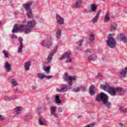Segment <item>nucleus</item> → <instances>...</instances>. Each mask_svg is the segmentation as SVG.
Returning <instances> with one entry per match:
<instances>
[{
	"label": "nucleus",
	"instance_id": "nucleus-4",
	"mask_svg": "<svg viewBox=\"0 0 127 127\" xmlns=\"http://www.w3.org/2000/svg\"><path fill=\"white\" fill-rule=\"evenodd\" d=\"M71 55V53L70 52H66L63 54L61 57L59 58V60H63V59H67L65 61V63H70L72 61V58L70 56Z\"/></svg>",
	"mask_w": 127,
	"mask_h": 127
},
{
	"label": "nucleus",
	"instance_id": "nucleus-21",
	"mask_svg": "<svg viewBox=\"0 0 127 127\" xmlns=\"http://www.w3.org/2000/svg\"><path fill=\"white\" fill-rule=\"evenodd\" d=\"M119 40L120 41H122L124 43H126V42H127V38L125 36V35H124V34H121Z\"/></svg>",
	"mask_w": 127,
	"mask_h": 127
},
{
	"label": "nucleus",
	"instance_id": "nucleus-23",
	"mask_svg": "<svg viewBox=\"0 0 127 127\" xmlns=\"http://www.w3.org/2000/svg\"><path fill=\"white\" fill-rule=\"evenodd\" d=\"M90 8L91 10H89V12H90V13H92V12H96V10H97V6L95 5V4H92L90 5Z\"/></svg>",
	"mask_w": 127,
	"mask_h": 127
},
{
	"label": "nucleus",
	"instance_id": "nucleus-5",
	"mask_svg": "<svg viewBox=\"0 0 127 127\" xmlns=\"http://www.w3.org/2000/svg\"><path fill=\"white\" fill-rule=\"evenodd\" d=\"M31 5H32V2H29L27 3L23 4V6L27 12L28 17H30V16H31V14H32L31 8H30Z\"/></svg>",
	"mask_w": 127,
	"mask_h": 127
},
{
	"label": "nucleus",
	"instance_id": "nucleus-34",
	"mask_svg": "<svg viewBox=\"0 0 127 127\" xmlns=\"http://www.w3.org/2000/svg\"><path fill=\"white\" fill-rule=\"evenodd\" d=\"M46 75L43 73H38V78L42 80V79H44L45 78Z\"/></svg>",
	"mask_w": 127,
	"mask_h": 127
},
{
	"label": "nucleus",
	"instance_id": "nucleus-1",
	"mask_svg": "<svg viewBox=\"0 0 127 127\" xmlns=\"http://www.w3.org/2000/svg\"><path fill=\"white\" fill-rule=\"evenodd\" d=\"M96 101L97 102H100V101H101L103 105L107 108V109H110L111 107H112V103L109 101V96L104 93H100L96 97Z\"/></svg>",
	"mask_w": 127,
	"mask_h": 127
},
{
	"label": "nucleus",
	"instance_id": "nucleus-59",
	"mask_svg": "<svg viewBox=\"0 0 127 127\" xmlns=\"http://www.w3.org/2000/svg\"><path fill=\"white\" fill-rule=\"evenodd\" d=\"M40 109V108H38L37 110H38V109Z\"/></svg>",
	"mask_w": 127,
	"mask_h": 127
},
{
	"label": "nucleus",
	"instance_id": "nucleus-61",
	"mask_svg": "<svg viewBox=\"0 0 127 127\" xmlns=\"http://www.w3.org/2000/svg\"><path fill=\"white\" fill-rule=\"evenodd\" d=\"M80 117H81V116H79L78 118H80Z\"/></svg>",
	"mask_w": 127,
	"mask_h": 127
},
{
	"label": "nucleus",
	"instance_id": "nucleus-14",
	"mask_svg": "<svg viewBox=\"0 0 127 127\" xmlns=\"http://www.w3.org/2000/svg\"><path fill=\"white\" fill-rule=\"evenodd\" d=\"M50 110L51 116H53L55 118H58V114L56 113V106L51 107Z\"/></svg>",
	"mask_w": 127,
	"mask_h": 127
},
{
	"label": "nucleus",
	"instance_id": "nucleus-13",
	"mask_svg": "<svg viewBox=\"0 0 127 127\" xmlns=\"http://www.w3.org/2000/svg\"><path fill=\"white\" fill-rule=\"evenodd\" d=\"M100 89L104 90L105 92H109V90L112 88V86H110V85L106 84L105 85L101 84L100 85Z\"/></svg>",
	"mask_w": 127,
	"mask_h": 127
},
{
	"label": "nucleus",
	"instance_id": "nucleus-62",
	"mask_svg": "<svg viewBox=\"0 0 127 127\" xmlns=\"http://www.w3.org/2000/svg\"><path fill=\"white\" fill-rule=\"evenodd\" d=\"M103 60H104V58H103Z\"/></svg>",
	"mask_w": 127,
	"mask_h": 127
},
{
	"label": "nucleus",
	"instance_id": "nucleus-31",
	"mask_svg": "<svg viewBox=\"0 0 127 127\" xmlns=\"http://www.w3.org/2000/svg\"><path fill=\"white\" fill-rule=\"evenodd\" d=\"M55 101L57 104H61V101H60V96H59V95L56 96Z\"/></svg>",
	"mask_w": 127,
	"mask_h": 127
},
{
	"label": "nucleus",
	"instance_id": "nucleus-22",
	"mask_svg": "<svg viewBox=\"0 0 127 127\" xmlns=\"http://www.w3.org/2000/svg\"><path fill=\"white\" fill-rule=\"evenodd\" d=\"M82 0H77L74 3V7L76 8H79L82 4Z\"/></svg>",
	"mask_w": 127,
	"mask_h": 127
},
{
	"label": "nucleus",
	"instance_id": "nucleus-19",
	"mask_svg": "<svg viewBox=\"0 0 127 127\" xmlns=\"http://www.w3.org/2000/svg\"><path fill=\"white\" fill-rule=\"evenodd\" d=\"M21 109H22V107L20 106H18L15 108V116H18L19 115H20V114H21Z\"/></svg>",
	"mask_w": 127,
	"mask_h": 127
},
{
	"label": "nucleus",
	"instance_id": "nucleus-25",
	"mask_svg": "<svg viewBox=\"0 0 127 127\" xmlns=\"http://www.w3.org/2000/svg\"><path fill=\"white\" fill-rule=\"evenodd\" d=\"M26 122H29L30 120L32 119V115L30 114H28L24 116Z\"/></svg>",
	"mask_w": 127,
	"mask_h": 127
},
{
	"label": "nucleus",
	"instance_id": "nucleus-43",
	"mask_svg": "<svg viewBox=\"0 0 127 127\" xmlns=\"http://www.w3.org/2000/svg\"><path fill=\"white\" fill-rule=\"evenodd\" d=\"M95 127V124L94 123H91L84 126V127Z\"/></svg>",
	"mask_w": 127,
	"mask_h": 127
},
{
	"label": "nucleus",
	"instance_id": "nucleus-2",
	"mask_svg": "<svg viewBox=\"0 0 127 127\" xmlns=\"http://www.w3.org/2000/svg\"><path fill=\"white\" fill-rule=\"evenodd\" d=\"M36 21L34 20L29 21L26 23L27 28L25 29L24 33L28 34L31 32L32 29L35 27Z\"/></svg>",
	"mask_w": 127,
	"mask_h": 127
},
{
	"label": "nucleus",
	"instance_id": "nucleus-32",
	"mask_svg": "<svg viewBox=\"0 0 127 127\" xmlns=\"http://www.w3.org/2000/svg\"><path fill=\"white\" fill-rule=\"evenodd\" d=\"M95 40V35L93 33H91L90 35V37L89 38V41L91 42H93L94 40Z\"/></svg>",
	"mask_w": 127,
	"mask_h": 127
},
{
	"label": "nucleus",
	"instance_id": "nucleus-9",
	"mask_svg": "<svg viewBox=\"0 0 127 127\" xmlns=\"http://www.w3.org/2000/svg\"><path fill=\"white\" fill-rule=\"evenodd\" d=\"M56 52H57V49H55L53 51L50 53L47 58V63L48 64L51 63V61H52V59H53V56Z\"/></svg>",
	"mask_w": 127,
	"mask_h": 127
},
{
	"label": "nucleus",
	"instance_id": "nucleus-40",
	"mask_svg": "<svg viewBox=\"0 0 127 127\" xmlns=\"http://www.w3.org/2000/svg\"><path fill=\"white\" fill-rule=\"evenodd\" d=\"M2 53L4 54V56L5 57V58H8V53L6 52V51L3 50L2 51Z\"/></svg>",
	"mask_w": 127,
	"mask_h": 127
},
{
	"label": "nucleus",
	"instance_id": "nucleus-45",
	"mask_svg": "<svg viewBox=\"0 0 127 127\" xmlns=\"http://www.w3.org/2000/svg\"><path fill=\"white\" fill-rule=\"evenodd\" d=\"M45 78H46V79H47V80H49V79H51L52 78H53V76H52V75H47V76L46 75Z\"/></svg>",
	"mask_w": 127,
	"mask_h": 127
},
{
	"label": "nucleus",
	"instance_id": "nucleus-36",
	"mask_svg": "<svg viewBox=\"0 0 127 127\" xmlns=\"http://www.w3.org/2000/svg\"><path fill=\"white\" fill-rule=\"evenodd\" d=\"M84 52L85 53H93L94 52V50L92 49L87 48L84 51Z\"/></svg>",
	"mask_w": 127,
	"mask_h": 127
},
{
	"label": "nucleus",
	"instance_id": "nucleus-51",
	"mask_svg": "<svg viewBox=\"0 0 127 127\" xmlns=\"http://www.w3.org/2000/svg\"><path fill=\"white\" fill-rule=\"evenodd\" d=\"M47 101L48 102V103H50L51 102V98L49 97L47 98Z\"/></svg>",
	"mask_w": 127,
	"mask_h": 127
},
{
	"label": "nucleus",
	"instance_id": "nucleus-46",
	"mask_svg": "<svg viewBox=\"0 0 127 127\" xmlns=\"http://www.w3.org/2000/svg\"><path fill=\"white\" fill-rule=\"evenodd\" d=\"M103 77V74L102 73L98 72L97 75V78H102Z\"/></svg>",
	"mask_w": 127,
	"mask_h": 127
},
{
	"label": "nucleus",
	"instance_id": "nucleus-26",
	"mask_svg": "<svg viewBox=\"0 0 127 127\" xmlns=\"http://www.w3.org/2000/svg\"><path fill=\"white\" fill-rule=\"evenodd\" d=\"M109 21H110V12L108 11L105 14L104 22H109Z\"/></svg>",
	"mask_w": 127,
	"mask_h": 127
},
{
	"label": "nucleus",
	"instance_id": "nucleus-41",
	"mask_svg": "<svg viewBox=\"0 0 127 127\" xmlns=\"http://www.w3.org/2000/svg\"><path fill=\"white\" fill-rule=\"evenodd\" d=\"M84 42V40L81 39L79 41V43L78 45V47H81L82 46V44Z\"/></svg>",
	"mask_w": 127,
	"mask_h": 127
},
{
	"label": "nucleus",
	"instance_id": "nucleus-56",
	"mask_svg": "<svg viewBox=\"0 0 127 127\" xmlns=\"http://www.w3.org/2000/svg\"><path fill=\"white\" fill-rule=\"evenodd\" d=\"M62 45V44H59L57 46V47L58 48V47H60V46H61Z\"/></svg>",
	"mask_w": 127,
	"mask_h": 127
},
{
	"label": "nucleus",
	"instance_id": "nucleus-27",
	"mask_svg": "<svg viewBox=\"0 0 127 127\" xmlns=\"http://www.w3.org/2000/svg\"><path fill=\"white\" fill-rule=\"evenodd\" d=\"M62 33V30L58 28L56 33V37H57V39H59V38H60Z\"/></svg>",
	"mask_w": 127,
	"mask_h": 127
},
{
	"label": "nucleus",
	"instance_id": "nucleus-37",
	"mask_svg": "<svg viewBox=\"0 0 127 127\" xmlns=\"http://www.w3.org/2000/svg\"><path fill=\"white\" fill-rule=\"evenodd\" d=\"M11 83L12 85V86H17V85H18L17 84V82H16V80H15V79H12L11 80Z\"/></svg>",
	"mask_w": 127,
	"mask_h": 127
},
{
	"label": "nucleus",
	"instance_id": "nucleus-52",
	"mask_svg": "<svg viewBox=\"0 0 127 127\" xmlns=\"http://www.w3.org/2000/svg\"><path fill=\"white\" fill-rule=\"evenodd\" d=\"M90 44H91V43L90 42V41H87L86 42L85 45H86V46H88V45H90Z\"/></svg>",
	"mask_w": 127,
	"mask_h": 127
},
{
	"label": "nucleus",
	"instance_id": "nucleus-33",
	"mask_svg": "<svg viewBox=\"0 0 127 127\" xmlns=\"http://www.w3.org/2000/svg\"><path fill=\"white\" fill-rule=\"evenodd\" d=\"M114 89L116 93H121V92H124V89L121 87H117Z\"/></svg>",
	"mask_w": 127,
	"mask_h": 127
},
{
	"label": "nucleus",
	"instance_id": "nucleus-38",
	"mask_svg": "<svg viewBox=\"0 0 127 127\" xmlns=\"http://www.w3.org/2000/svg\"><path fill=\"white\" fill-rule=\"evenodd\" d=\"M14 99H17V97H15V98H10L9 97H5L4 98V100H5V101H11V100H14Z\"/></svg>",
	"mask_w": 127,
	"mask_h": 127
},
{
	"label": "nucleus",
	"instance_id": "nucleus-28",
	"mask_svg": "<svg viewBox=\"0 0 127 127\" xmlns=\"http://www.w3.org/2000/svg\"><path fill=\"white\" fill-rule=\"evenodd\" d=\"M97 59V57L94 55H90L88 57V61H95Z\"/></svg>",
	"mask_w": 127,
	"mask_h": 127
},
{
	"label": "nucleus",
	"instance_id": "nucleus-11",
	"mask_svg": "<svg viewBox=\"0 0 127 127\" xmlns=\"http://www.w3.org/2000/svg\"><path fill=\"white\" fill-rule=\"evenodd\" d=\"M118 74L120 78H126L127 74V66L125 67V70H122L119 71Z\"/></svg>",
	"mask_w": 127,
	"mask_h": 127
},
{
	"label": "nucleus",
	"instance_id": "nucleus-35",
	"mask_svg": "<svg viewBox=\"0 0 127 127\" xmlns=\"http://www.w3.org/2000/svg\"><path fill=\"white\" fill-rule=\"evenodd\" d=\"M99 17H100L99 15H96L92 19L93 23H96V22L98 21V19H99Z\"/></svg>",
	"mask_w": 127,
	"mask_h": 127
},
{
	"label": "nucleus",
	"instance_id": "nucleus-55",
	"mask_svg": "<svg viewBox=\"0 0 127 127\" xmlns=\"http://www.w3.org/2000/svg\"><path fill=\"white\" fill-rule=\"evenodd\" d=\"M36 88H37V86H33L32 87V90H36Z\"/></svg>",
	"mask_w": 127,
	"mask_h": 127
},
{
	"label": "nucleus",
	"instance_id": "nucleus-44",
	"mask_svg": "<svg viewBox=\"0 0 127 127\" xmlns=\"http://www.w3.org/2000/svg\"><path fill=\"white\" fill-rule=\"evenodd\" d=\"M80 88V90L82 91V92H86V88L84 86H81Z\"/></svg>",
	"mask_w": 127,
	"mask_h": 127
},
{
	"label": "nucleus",
	"instance_id": "nucleus-39",
	"mask_svg": "<svg viewBox=\"0 0 127 127\" xmlns=\"http://www.w3.org/2000/svg\"><path fill=\"white\" fill-rule=\"evenodd\" d=\"M18 41H19V42L20 43V46L19 47V48H22V41H23L22 38H19Z\"/></svg>",
	"mask_w": 127,
	"mask_h": 127
},
{
	"label": "nucleus",
	"instance_id": "nucleus-17",
	"mask_svg": "<svg viewBox=\"0 0 127 127\" xmlns=\"http://www.w3.org/2000/svg\"><path fill=\"white\" fill-rule=\"evenodd\" d=\"M4 68L7 70V72L11 71V65L7 62L4 63Z\"/></svg>",
	"mask_w": 127,
	"mask_h": 127
},
{
	"label": "nucleus",
	"instance_id": "nucleus-64",
	"mask_svg": "<svg viewBox=\"0 0 127 127\" xmlns=\"http://www.w3.org/2000/svg\"><path fill=\"white\" fill-rule=\"evenodd\" d=\"M99 53H100V52H98Z\"/></svg>",
	"mask_w": 127,
	"mask_h": 127
},
{
	"label": "nucleus",
	"instance_id": "nucleus-24",
	"mask_svg": "<svg viewBox=\"0 0 127 127\" xmlns=\"http://www.w3.org/2000/svg\"><path fill=\"white\" fill-rule=\"evenodd\" d=\"M38 122L40 126H44L46 123V120L44 118H40Z\"/></svg>",
	"mask_w": 127,
	"mask_h": 127
},
{
	"label": "nucleus",
	"instance_id": "nucleus-16",
	"mask_svg": "<svg viewBox=\"0 0 127 127\" xmlns=\"http://www.w3.org/2000/svg\"><path fill=\"white\" fill-rule=\"evenodd\" d=\"M117 27H118V24L115 23H112L110 26V31L111 32H114V31H116L117 30Z\"/></svg>",
	"mask_w": 127,
	"mask_h": 127
},
{
	"label": "nucleus",
	"instance_id": "nucleus-18",
	"mask_svg": "<svg viewBox=\"0 0 127 127\" xmlns=\"http://www.w3.org/2000/svg\"><path fill=\"white\" fill-rule=\"evenodd\" d=\"M94 89H95V86L94 85H91L89 88V94L91 96H94L96 94V91L94 90Z\"/></svg>",
	"mask_w": 127,
	"mask_h": 127
},
{
	"label": "nucleus",
	"instance_id": "nucleus-49",
	"mask_svg": "<svg viewBox=\"0 0 127 127\" xmlns=\"http://www.w3.org/2000/svg\"><path fill=\"white\" fill-rule=\"evenodd\" d=\"M22 52V48H19L17 51V53H21Z\"/></svg>",
	"mask_w": 127,
	"mask_h": 127
},
{
	"label": "nucleus",
	"instance_id": "nucleus-58",
	"mask_svg": "<svg viewBox=\"0 0 127 127\" xmlns=\"http://www.w3.org/2000/svg\"><path fill=\"white\" fill-rule=\"evenodd\" d=\"M1 23V21H0V25Z\"/></svg>",
	"mask_w": 127,
	"mask_h": 127
},
{
	"label": "nucleus",
	"instance_id": "nucleus-10",
	"mask_svg": "<svg viewBox=\"0 0 127 127\" xmlns=\"http://www.w3.org/2000/svg\"><path fill=\"white\" fill-rule=\"evenodd\" d=\"M56 19L57 23L60 25H63L64 24L65 22L64 21V18L62 17L60 15L57 14L56 16Z\"/></svg>",
	"mask_w": 127,
	"mask_h": 127
},
{
	"label": "nucleus",
	"instance_id": "nucleus-60",
	"mask_svg": "<svg viewBox=\"0 0 127 127\" xmlns=\"http://www.w3.org/2000/svg\"><path fill=\"white\" fill-rule=\"evenodd\" d=\"M16 91H17V89H16Z\"/></svg>",
	"mask_w": 127,
	"mask_h": 127
},
{
	"label": "nucleus",
	"instance_id": "nucleus-20",
	"mask_svg": "<svg viewBox=\"0 0 127 127\" xmlns=\"http://www.w3.org/2000/svg\"><path fill=\"white\" fill-rule=\"evenodd\" d=\"M24 66L26 71H29V68L31 66V62H26Z\"/></svg>",
	"mask_w": 127,
	"mask_h": 127
},
{
	"label": "nucleus",
	"instance_id": "nucleus-12",
	"mask_svg": "<svg viewBox=\"0 0 127 127\" xmlns=\"http://www.w3.org/2000/svg\"><path fill=\"white\" fill-rule=\"evenodd\" d=\"M68 90V86L66 84H64L63 85L61 89L57 88L56 91L59 93H65V92H67Z\"/></svg>",
	"mask_w": 127,
	"mask_h": 127
},
{
	"label": "nucleus",
	"instance_id": "nucleus-47",
	"mask_svg": "<svg viewBox=\"0 0 127 127\" xmlns=\"http://www.w3.org/2000/svg\"><path fill=\"white\" fill-rule=\"evenodd\" d=\"M62 111H63L62 108L60 107L58 108V112H59V113H62Z\"/></svg>",
	"mask_w": 127,
	"mask_h": 127
},
{
	"label": "nucleus",
	"instance_id": "nucleus-7",
	"mask_svg": "<svg viewBox=\"0 0 127 127\" xmlns=\"http://www.w3.org/2000/svg\"><path fill=\"white\" fill-rule=\"evenodd\" d=\"M64 78L65 81H66L68 82V85L71 86L72 85V81H75L76 78L74 76H69L68 77V73H65L64 75Z\"/></svg>",
	"mask_w": 127,
	"mask_h": 127
},
{
	"label": "nucleus",
	"instance_id": "nucleus-15",
	"mask_svg": "<svg viewBox=\"0 0 127 127\" xmlns=\"http://www.w3.org/2000/svg\"><path fill=\"white\" fill-rule=\"evenodd\" d=\"M108 93L111 96H112V97H115L117 95L116 90L113 87H111V88L109 89V91H108Z\"/></svg>",
	"mask_w": 127,
	"mask_h": 127
},
{
	"label": "nucleus",
	"instance_id": "nucleus-50",
	"mask_svg": "<svg viewBox=\"0 0 127 127\" xmlns=\"http://www.w3.org/2000/svg\"><path fill=\"white\" fill-rule=\"evenodd\" d=\"M11 38H17V37H16V36H15V35L14 34H12L11 35V37H10Z\"/></svg>",
	"mask_w": 127,
	"mask_h": 127
},
{
	"label": "nucleus",
	"instance_id": "nucleus-54",
	"mask_svg": "<svg viewBox=\"0 0 127 127\" xmlns=\"http://www.w3.org/2000/svg\"><path fill=\"white\" fill-rule=\"evenodd\" d=\"M4 120V118L2 117V116L0 115V121H3Z\"/></svg>",
	"mask_w": 127,
	"mask_h": 127
},
{
	"label": "nucleus",
	"instance_id": "nucleus-63",
	"mask_svg": "<svg viewBox=\"0 0 127 127\" xmlns=\"http://www.w3.org/2000/svg\"><path fill=\"white\" fill-rule=\"evenodd\" d=\"M44 110H45V109H44Z\"/></svg>",
	"mask_w": 127,
	"mask_h": 127
},
{
	"label": "nucleus",
	"instance_id": "nucleus-29",
	"mask_svg": "<svg viewBox=\"0 0 127 127\" xmlns=\"http://www.w3.org/2000/svg\"><path fill=\"white\" fill-rule=\"evenodd\" d=\"M50 68H51L50 66H44L43 69L46 72L47 74H49V73H50Z\"/></svg>",
	"mask_w": 127,
	"mask_h": 127
},
{
	"label": "nucleus",
	"instance_id": "nucleus-53",
	"mask_svg": "<svg viewBox=\"0 0 127 127\" xmlns=\"http://www.w3.org/2000/svg\"><path fill=\"white\" fill-rule=\"evenodd\" d=\"M101 10H99L98 11H97V14H96V15H98V16H100V13H101Z\"/></svg>",
	"mask_w": 127,
	"mask_h": 127
},
{
	"label": "nucleus",
	"instance_id": "nucleus-3",
	"mask_svg": "<svg viewBox=\"0 0 127 127\" xmlns=\"http://www.w3.org/2000/svg\"><path fill=\"white\" fill-rule=\"evenodd\" d=\"M108 39L106 41L107 45H108V46H109V47H111V48L116 47L117 42H116L115 39H114V37H113V35L112 34L108 35Z\"/></svg>",
	"mask_w": 127,
	"mask_h": 127
},
{
	"label": "nucleus",
	"instance_id": "nucleus-48",
	"mask_svg": "<svg viewBox=\"0 0 127 127\" xmlns=\"http://www.w3.org/2000/svg\"><path fill=\"white\" fill-rule=\"evenodd\" d=\"M118 125H119V127H126L125 124L121 123H118Z\"/></svg>",
	"mask_w": 127,
	"mask_h": 127
},
{
	"label": "nucleus",
	"instance_id": "nucleus-30",
	"mask_svg": "<svg viewBox=\"0 0 127 127\" xmlns=\"http://www.w3.org/2000/svg\"><path fill=\"white\" fill-rule=\"evenodd\" d=\"M119 110L121 113H127V108L125 109V107L123 106H119Z\"/></svg>",
	"mask_w": 127,
	"mask_h": 127
},
{
	"label": "nucleus",
	"instance_id": "nucleus-8",
	"mask_svg": "<svg viewBox=\"0 0 127 127\" xmlns=\"http://www.w3.org/2000/svg\"><path fill=\"white\" fill-rule=\"evenodd\" d=\"M53 44V41L51 38H49L45 41H43L41 43V45L44 46V47H47V48H49L50 46H52Z\"/></svg>",
	"mask_w": 127,
	"mask_h": 127
},
{
	"label": "nucleus",
	"instance_id": "nucleus-42",
	"mask_svg": "<svg viewBox=\"0 0 127 127\" xmlns=\"http://www.w3.org/2000/svg\"><path fill=\"white\" fill-rule=\"evenodd\" d=\"M80 91V87H75L73 89V92H74L75 93H78Z\"/></svg>",
	"mask_w": 127,
	"mask_h": 127
},
{
	"label": "nucleus",
	"instance_id": "nucleus-6",
	"mask_svg": "<svg viewBox=\"0 0 127 127\" xmlns=\"http://www.w3.org/2000/svg\"><path fill=\"white\" fill-rule=\"evenodd\" d=\"M24 25H21L18 26L17 24H15L12 30V33H17L18 31L23 32V31L24 30Z\"/></svg>",
	"mask_w": 127,
	"mask_h": 127
},
{
	"label": "nucleus",
	"instance_id": "nucleus-57",
	"mask_svg": "<svg viewBox=\"0 0 127 127\" xmlns=\"http://www.w3.org/2000/svg\"><path fill=\"white\" fill-rule=\"evenodd\" d=\"M26 22V19H25L23 21H22V23H25Z\"/></svg>",
	"mask_w": 127,
	"mask_h": 127
}]
</instances>
